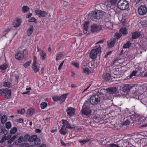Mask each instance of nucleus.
Masks as SVG:
<instances>
[{
	"label": "nucleus",
	"instance_id": "1",
	"mask_svg": "<svg viewBox=\"0 0 147 147\" xmlns=\"http://www.w3.org/2000/svg\"><path fill=\"white\" fill-rule=\"evenodd\" d=\"M90 101L92 105H95L98 104L100 101V99L105 100L106 98L105 97L104 94L102 93L98 92L96 94L92 95L90 98Z\"/></svg>",
	"mask_w": 147,
	"mask_h": 147
},
{
	"label": "nucleus",
	"instance_id": "2",
	"mask_svg": "<svg viewBox=\"0 0 147 147\" xmlns=\"http://www.w3.org/2000/svg\"><path fill=\"white\" fill-rule=\"evenodd\" d=\"M132 140L127 139L126 140H120L117 142V144L119 145V147H132L131 143L129 142H131Z\"/></svg>",
	"mask_w": 147,
	"mask_h": 147
},
{
	"label": "nucleus",
	"instance_id": "3",
	"mask_svg": "<svg viewBox=\"0 0 147 147\" xmlns=\"http://www.w3.org/2000/svg\"><path fill=\"white\" fill-rule=\"evenodd\" d=\"M117 5L118 7L121 10L127 9L129 7V3L125 0H119L117 3Z\"/></svg>",
	"mask_w": 147,
	"mask_h": 147
},
{
	"label": "nucleus",
	"instance_id": "4",
	"mask_svg": "<svg viewBox=\"0 0 147 147\" xmlns=\"http://www.w3.org/2000/svg\"><path fill=\"white\" fill-rule=\"evenodd\" d=\"M102 14L99 11H92L88 14L89 17L91 20L99 19L102 17Z\"/></svg>",
	"mask_w": 147,
	"mask_h": 147
},
{
	"label": "nucleus",
	"instance_id": "5",
	"mask_svg": "<svg viewBox=\"0 0 147 147\" xmlns=\"http://www.w3.org/2000/svg\"><path fill=\"white\" fill-rule=\"evenodd\" d=\"M101 52V47L99 45L96 49H93L91 50L90 53V57L94 59L96 58L98 53Z\"/></svg>",
	"mask_w": 147,
	"mask_h": 147
},
{
	"label": "nucleus",
	"instance_id": "6",
	"mask_svg": "<svg viewBox=\"0 0 147 147\" xmlns=\"http://www.w3.org/2000/svg\"><path fill=\"white\" fill-rule=\"evenodd\" d=\"M146 139H142L140 140H138L137 139H135V142L133 144H131L132 147H143L145 146L146 144L143 143V142H145Z\"/></svg>",
	"mask_w": 147,
	"mask_h": 147
},
{
	"label": "nucleus",
	"instance_id": "7",
	"mask_svg": "<svg viewBox=\"0 0 147 147\" xmlns=\"http://www.w3.org/2000/svg\"><path fill=\"white\" fill-rule=\"evenodd\" d=\"M23 54L18 52L16 54L15 57L16 59L18 60H22L27 55L28 53L26 49L23 50Z\"/></svg>",
	"mask_w": 147,
	"mask_h": 147
},
{
	"label": "nucleus",
	"instance_id": "8",
	"mask_svg": "<svg viewBox=\"0 0 147 147\" xmlns=\"http://www.w3.org/2000/svg\"><path fill=\"white\" fill-rule=\"evenodd\" d=\"M11 90L7 88L3 89L2 96L6 99H10L11 97Z\"/></svg>",
	"mask_w": 147,
	"mask_h": 147
},
{
	"label": "nucleus",
	"instance_id": "9",
	"mask_svg": "<svg viewBox=\"0 0 147 147\" xmlns=\"http://www.w3.org/2000/svg\"><path fill=\"white\" fill-rule=\"evenodd\" d=\"M34 142V144L36 145H38L40 144V139L37 138L36 135H32L29 137V142Z\"/></svg>",
	"mask_w": 147,
	"mask_h": 147
},
{
	"label": "nucleus",
	"instance_id": "10",
	"mask_svg": "<svg viewBox=\"0 0 147 147\" xmlns=\"http://www.w3.org/2000/svg\"><path fill=\"white\" fill-rule=\"evenodd\" d=\"M138 12L140 15H144L147 13V8L145 6L141 5L138 8Z\"/></svg>",
	"mask_w": 147,
	"mask_h": 147
},
{
	"label": "nucleus",
	"instance_id": "11",
	"mask_svg": "<svg viewBox=\"0 0 147 147\" xmlns=\"http://www.w3.org/2000/svg\"><path fill=\"white\" fill-rule=\"evenodd\" d=\"M133 121V123L136 125H138L141 124V121L140 117L138 116H131L128 117Z\"/></svg>",
	"mask_w": 147,
	"mask_h": 147
},
{
	"label": "nucleus",
	"instance_id": "12",
	"mask_svg": "<svg viewBox=\"0 0 147 147\" xmlns=\"http://www.w3.org/2000/svg\"><path fill=\"white\" fill-rule=\"evenodd\" d=\"M61 121L63 122L62 124H63V126H64V127L67 129H72L73 128L75 129L76 126L74 127V125H71L68 121L66 120L62 119Z\"/></svg>",
	"mask_w": 147,
	"mask_h": 147
},
{
	"label": "nucleus",
	"instance_id": "13",
	"mask_svg": "<svg viewBox=\"0 0 147 147\" xmlns=\"http://www.w3.org/2000/svg\"><path fill=\"white\" fill-rule=\"evenodd\" d=\"M35 13L40 18L46 17L47 16L48 13L46 12L45 11H42L40 9L35 10Z\"/></svg>",
	"mask_w": 147,
	"mask_h": 147
},
{
	"label": "nucleus",
	"instance_id": "14",
	"mask_svg": "<svg viewBox=\"0 0 147 147\" xmlns=\"http://www.w3.org/2000/svg\"><path fill=\"white\" fill-rule=\"evenodd\" d=\"M101 27L100 25L93 24L91 27V31L92 32H96L101 30Z\"/></svg>",
	"mask_w": 147,
	"mask_h": 147
},
{
	"label": "nucleus",
	"instance_id": "15",
	"mask_svg": "<svg viewBox=\"0 0 147 147\" xmlns=\"http://www.w3.org/2000/svg\"><path fill=\"white\" fill-rule=\"evenodd\" d=\"M130 74L129 76H127L126 78L124 80H127L131 78H133L136 77H147V74Z\"/></svg>",
	"mask_w": 147,
	"mask_h": 147
},
{
	"label": "nucleus",
	"instance_id": "16",
	"mask_svg": "<svg viewBox=\"0 0 147 147\" xmlns=\"http://www.w3.org/2000/svg\"><path fill=\"white\" fill-rule=\"evenodd\" d=\"M91 111L90 108L82 107V114L86 115H88L91 113Z\"/></svg>",
	"mask_w": 147,
	"mask_h": 147
},
{
	"label": "nucleus",
	"instance_id": "17",
	"mask_svg": "<svg viewBox=\"0 0 147 147\" xmlns=\"http://www.w3.org/2000/svg\"><path fill=\"white\" fill-rule=\"evenodd\" d=\"M67 114L71 117L73 116L75 113V109L71 107L67 108L66 110Z\"/></svg>",
	"mask_w": 147,
	"mask_h": 147
},
{
	"label": "nucleus",
	"instance_id": "18",
	"mask_svg": "<svg viewBox=\"0 0 147 147\" xmlns=\"http://www.w3.org/2000/svg\"><path fill=\"white\" fill-rule=\"evenodd\" d=\"M131 87L129 84H126L123 85L121 88L122 90L124 92H128L129 91Z\"/></svg>",
	"mask_w": 147,
	"mask_h": 147
},
{
	"label": "nucleus",
	"instance_id": "19",
	"mask_svg": "<svg viewBox=\"0 0 147 147\" xmlns=\"http://www.w3.org/2000/svg\"><path fill=\"white\" fill-rule=\"evenodd\" d=\"M109 4L107 1L105 2V3H101L100 4L101 8L104 10H107L108 9H110V6H109Z\"/></svg>",
	"mask_w": 147,
	"mask_h": 147
},
{
	"label": "nucleus",
	"instance_id": "20",
	"mask_svg": "<svg viewBox=\"0 0 147 147\" xmlns=\"http://www.w3.org/2000/svg\"><path fill=\"white\" fill-rule=\"evenodd\" d=\"M117 0H110L109 1H107L109 6H110V8L113 9L116 5Z\"/></svg>",
	"mask_w": 147,
	"mask_h": 147
},
{
	"label": "nucleus",
	"instance_id": "21",
	"mask_svg": "<svg viewBox=\"0 0 147 147\" xmlns=\"http://www.w3.org/2000/svg\"><path fill=\"white\" fill-rule=\"evenodd\" d=\"M115 42V38H112L110 40L107 41V45L109 47H112L113 46Z\"/></svg>",
	"mask_w": 147,
	"mask_h": 147
},
{
	"label": "nucleus",
	"instance_id": "22",
	"mask_svg": "<svg viewBox=\"0 0 147 147\" xmlns=\"http://www.w3.org/2000/svg\"><path fill=\"white\" fill-rule=\"evenodd\" d=\"M21 23L20 19H17L14 20L12 24V25L14 27H18L20 26Z\"/></svg>",
	"mask_w": 147,
	"mask_h": 147
},
{
	"label": "nucleus",
	"instance_id": "23",
	"mask_svg": "<svg viewBox=\"0 0 147 147\" xmlns=\"http://www.w3.org/2000/svg\"><path fill=\"white\" fill-rule=\"evenodd\" d=\"M140 32L138 31H136L132 33V38L133 39H135L137 38L141 35Z\"/></svg>",
	"mask_w": 147,
	"mask_h": 147
},
{
	"label": "nucleus",
	"instance_id": "24",
	"mask_svg": "<svg viewBox=\"0 0 147 147\" xmlns=\"http://www.w3.org/2000/svg\"><path fill=\"white\" fill-rule=\"evenodd\" d=\"M112 77L111 74H103L102 76L103 78L106 81L111 80Z\"/></svg>",
	"mask_w": 147,
	"mask_h": 147
},
{
	"label": "nucleus",
	"instance_id": "25",
	"mask_svg": "<svg viewBox=\"0 0 147 147\" xmlns=\"http://www.w3.org/2000/svg\"><path fill=\"white\" fill-rule=\"evenodd\" d=\"M117 91L116 88L115 87H111L107 90V92L110 94H115Z\"/></svg>",
	"mask_w": 147,
	"mask_h": 147
},
{
	"label": "nucleus",
	"instance_id": "26",
	"mask_svg": "<svg viewBox=\"0 0 147 147\" xmlns=\"http://www.w3.org/2000/svg\"><path fill=\"white\" fill-rule=\"evenodd\" d=\"M60 133L62 135H65L67 134V128L64 127V126H62L60 129L59 130Z\"/></svg>",
	"mask_w": 147,
	"mask_h": 147
},
{
	"label": "nucleus",
	"instance_id": "27",
	"mask_svg": "<svg viewBox=\"0 0 147 147\" xmlns=\"http://www.w3.org/2000/svg\"><path fill=\"white\" fill-rule=\"evenodd\" d=\"M142 69L141 67L136 68L131 74H142L144 72V71L142 70Z\"/></svg>",
	"mask_w": 147,
	"mask_h": 147
},
{
	"label": "nucleus",
	"instance_id": "28",
	"mask_svg": "<svg viewBox=\"0 0 147 147\" xmlns=\"http://www.w3.org/2000/svg\"><path fill=\"white\" fill-rule=\"evenodd\" d=\"M1 119V122L2 124H3L7 120V118L6 116L4 115L2 116H1V114H0V119Z\"/></svg>",
	"mask_w": 147,
	"mask_h": 147
},
{
	"label": "nucleus",
	"instance_id": "29",
	"mask_svg": "<svg viewBox=\"0 0 147 147\" xmlns=\"http://www.w3.org/2000/svg\"><path fill=\"white\" fill-rule=\"evenodd\" d=\"M67 95L68 94H65L59 96V100L61 101V102H63L65 101Z\"/></svg>",
	"mask_w": 147,
	"mask_h": 147
},
{
	"label": "nucleus",
	"instance_id": "30",
	"mask_svg": "<svg viewBox=\"0 0 147 147\" xmlns=\"http://www.w3.org/2000/svg\"><path fill=\"white\" fill-rule=\"evenodd\" d=\"M119 32L122 34L125 35L127 34V30L125 28H122L119 30Z\"/></svg>",
	"mask_w": 147,
	"mask_h": 147
},
{
	"label": "nucleus",
	"instance_id": "31",
	"mask_svg": "<svg viewBox=\"0 0 147 147\" xmlns=\"http://www.w3.org/2000/svg\"><path fill=\"white\" fill-rule=\"evenodd\" d=\"M11 85V84L9 82H3V86L4 87L10 88Z\"/></svg>",
	"mask_w": 147,
	"mask_h": 147
},
{
	"label": "nucleus",
	"instance_id": "32",
	"mask_svg": "<svg viewBox=\"0 0 147 147\" xmlns=\"http://www.w3.org/2000/svg\"><path fill=\"white\" fill-rule=\"evenodd\" d=\"M92 104V103L90 101H90H86L85 102L83 107L90 108V105H91Z\"/></svg>",
	"mask_w": 147,
	"mask_h": 147
},
{
	"label": "nucleus",
	"instance_id": "33",
	"mask_svg": "<svg viewBox=\"0 0 147 147\" xmlns=\"http://www.w3.org/2000/svg\"><path fill=\"white\" fill-rule=\"evenodd\" d=\"M34 29V26L31 25L29 29L27 30V34L28 36H30L32 33Z\"/></svg>",
	"mask_w": 147,
	"mask_h": 147
},
{
	"label": "nucleus",
	"instance_id": "34",
	"mask_svg": "<svg viewBox=\"0 0 147 147\" xmlns=\"http://www.w3.org/2000/svg\"><path fill=\"white\" fill-rule=\"evenodd\" d=\"M34 112V110L32 109H28L27 110V113L28 116H31Z\"/></svg>",
	"mask_w": 147,
	"mask_h": 147
},
{
	"label": "nucleus",
	"instance_id": "35",
	"mask_svg": "<svg viewBox=\"0 0 147 147\" xmlns=\"http://www.w3.org/2000/svg\"><path fill=\"white\" fill-rule=\"evenodd\" d=\"M29 10V7L27 6H24L22 8V11L24 13L27 12Z\"/></svg>",
	"mask_w": 147,
	"mask_h": 147
},
{
	"label": "nucleus",
	"instance_id": "36",
	"mask_svg": "<svg viewBox=\"0 0 147 147\" xmlns=\"http://www.w3.org/2000/svg\"><path fill=\"white\" fill-rule=\"evenodd\" d=\"M89 25V22H85L84 25V30L86 31H87L88 30V28Z\"/></svg>",
	"mask_w": 147,
	"mask_h": 147
},
{
	"label": "nucleus",
	"instance_id": "37",
	"mask_svg": "<svg viewBox=\"0 0 147 147\" xmlns=\"http://www.w3.org/2000/svg\"><path fill=\"white\" fill-rule=\"evenodd\" d=\"M7 67V64L5 63L0 66V69L1 70L6 69Z\"/></svg>",
	"mask_w": 147,
	"mask_h": 147
},
{
	"label": "nucleus",
	"instance_id": "38",
	"mask_svg": "<svg viewBox=\"0 0 147 147\" xmlns=\"http://www.w3.org/2000/svg\"><path fill=\"white\" fill-rule=\"evenodd\" d=\"M90 139L83 140H79V142L81 143L82 145H83L86 143H88Z\"/></svg>",
	"mask_w": 147,
	"mask_h": 147
},
{
	"label": "nucleus",
	"instance_id": "39",
	"mask_svg": "<svg viewBox=\"0 0 147 147\" xmlns=\"http://www.w3.org/2000/svg\"><path fill=\"white\" fill-rule=\"evenodd\" d=\"M32 68L35 73L37 72L39 70V69L37 67L36 64L32 65Z\"/></svg>",
	"mask_w": 147,
	"mask_h": 147
},
{
	"label": "nucleus",
	"instance_id": "40",
	"mask_svg": "<svg viewBox=\"0 0 147 147\" xmlns=\"http://www.w3.org/2000/svg\"><path fill=\"white\" fill-rule=\"evenodd\" d=\"M83 72L85 73L89 74L91 73L89 69L87 67H83Z\"/></svg>",
	"mask_w": 147,
	"mask_h": 147
},
{
	"label": "nucleus",
	"instance_id": "41",
	"mask_svg": "<svg viewBox=\"0 0 147 147\" xmlns=\"http://www.w3.org/2000/svg\"><path fill=\"white\" fill-rule=\"evenodd\" d=\"M106 147H119L118 144H107L106 146Z\"/></svg>",
	"mask_w": 147,
	"mask_h": 147
},
{
	"label": "nucleus",
	"instance_id": "42",
	"mask_svg": "<svg viewBox=\"0 0 147 147\" xmlns=\"http://www.w3.org/2000/svg\"><path fill=\"white\" fill-rule=\"evenodd\" d=\"M17 128L16 127H13L12 128L10 131V133L11 134H14L17 131Z\"/></svg>",
	"mask_w": 147,
	"mask_h": 147
},
{
	"label": "nucleus",
	"instance_id": "43",
	"mask_svg": "<svg viewBox=\"0 0 147 147\" xmlns=\"http://www.w3.org/2000/svg\"><path fill=\"white\" fill-rule=\"evenodd\" d=\"M129 119H128L124 121L122 124V125H128L130 121L129 120Z\"/></svg>",
	"mask_w": 147,
	"mask_h": 147
},
{
	"label": "nucleus",
	"instance_id": "44",
	"mask_svg": "<svg viewBox=\"0 0 147 147\" xmlns=\"http://www.w3.org/2000/svg\"><path fill=\"white\" fill-rule=\"evenodd\" d=\"M131 45V43L128 42L125 44L123 46V48H129Z\"/></svg>",
	"mask_w": 147,
	"mask_h": 147
},
{
	"label": "nucleus",
	"instance_id": "45",
	"mask_svg": "<svg viewBox=\"0 0 147 147\" xmlns=\"http://www.w3.org/2000/svg\"><path fill=\"white\" fill-rule=\"evenodd\" d=\"M25 110L24 109H18L17 110L18 113L19 114H23L25 113Z\"/></svg>",
	"mask_w": 147,
	"mask_h": 147
},
{
	"label": "nucleus",
	"instance_id": "46",
	"mask_svg": "<svg viewBox=\"0 0 147 147\" xmlns=\"http://www.w3.org/2000/svg\"><path fill=\"white\" fill-rule=\"evenodd\" d=\"M47 104L46 102H42L40 105L42 109H44L47 106Z\"/></svg>",
	"mask_w": 147,
	"mask_h": 147
},
{
	"label": "nucleus",
	"instance_id": "47",
	"mask_svg": "<svg viewBox=\"0 0 147 147\" xmlns=\"http://www.w3.org/2000/svg\"><path fill=\"white\" fill-rule=\"evenodd\" d=\"M142 0H134V1L132 3V5H133L136 6H137L136 5L137 4Z\"/></svg>",
	"mask_w": 147,
	"mask_h": 147
},
{
	"label": "nucleus",
	"instance_id": "48",
	"mask_svg": "<svg viewBox=\"0 0 147 147\" xmlns=\"http://www.w3.org/2000/svg\"><path fill=\"white\" fill-rule=\"evenodd\" d=\"M40 55L43 60H44L45 58V57L46 56V53H45L44 51H42L40 53Z\"/></svg>",
	"mask_w": 147,
	"mask_h": 147
},
{
	"label": "nucleus",
	"instance_id": "49",
	"mask_svg": "<svg viewBox=\"0 0 147 147\" xmlns=\"http://www.w3.org/2000/svg\"><path fill=\"white\" fill-rule=\"evenodd\" d=\"M31 61H28L26 62L24 65V66L25 68H27L28 66H30L31 63Z\"/></svg>",
	"mask_w": 147,
	"mask_h": 147
},
{
	"label": "nucleus",
	"instance_id": "50",
	"mask_svg": "<svg viewBox=\"0 0 147 147\" xmlns=\"http://www.w3.org/2000/svg\"><path fill=\"white\" fill-rule=\"evenodd\" d=\"M52 98L55 101H57L59 100V96H53V97Z\"/></svg>",
	"mask_w": 147,
	"mask_h": 147
},
{
	"label": "nucleus",
	"instance_id": "51",
	"mask_svg": "<svg viewBox=\"0 0 147 147\" xmlns=\"http://www.w3.org/2000/svg\"><path fill=\"white\" fill-rule=\"evenodd\" d=\"M30 136H29V135L28 134L26 135L24 137V140L25 141H28L29 142V137Z\"/></svg>",
	"mask_w": 147,
	"mask_h": 147
},
{
	"label": "nucleus",
	"instance_id": "52",
	"mask_svg": "<svg viewBox=\"0 0 147 147\" xmlns=\"http://www.w3.org/2000/svg\"><path fill=\"white\" fill-rule=\"evenodd\" d=\"M72 64L77 68H78L79 67V64L77 62L73 61L72 63Z\"/></svg>",
	"mask_w": 147,
	"mask_h": 147
},
{
	"label": "nucleus",
	"instance_id": "53",
	"mask_svg": "<svg viewBox=\"0 0 147 147\" xmlns=\"http://www.w3.org/2000/svg\"><path fill=\"white\" fill-rule=\"evenodd\" d=\"M5 125L7 129H9L11 127V123L10 122H7L6 123Z\"/></svg>",
	"mask_w": 147,
	"mask_h": 147
},
{
	"label": "nucleus",
	"instance_id": "54",
	"mask_svg": "<svg viewBox=\"0 0 147 147\" xmlns=\"http://www.w3.org/2000/svg\"><path fill=\"white\" fill-rule=\"evenodd\" d=\"M122 34L120 33V32L119 33H117L115 34V38H116L118 39L120 38Z\"/></svg>",
	"mask_w": 147,
	"mask_h": 147
},
{
	"label": "nucleus",
	"instance_id": "55",
	"mask_svg": "<svg viewBox=\"0 0 147 147\" xmlns=\"http://www.w3.org/2000/svg\"><path fill=\"white\" fill-rule=\"evenodd\" d=\"M137 88H138V89L137 91V92H139V93H141L142 92V88L141 86H139V87H137L136 88H135L136 89Z\"/></svg>",
	"mask_w": 147,
	"mask_h": 147
},
{
	"label": "nucleus",
	"instance_id": "56",
	"mask_svg": "<svg viewBox=\"0 0 147 147\" xmlns=\"http://www.w3.org/2000/svg\"><path fill=\"white\" fill-rule=\"evenodd\" d=\"M30 20V21H29V22H34L35 23L37 22V21L36 20L34 17L32 18Z\"/></svg>",
	"mask_w": 147,
	"mask_h": 147
},
{
	"label": "nucleus",
	"instance_id": "57",
	"mask_svg": "<svg viewBox=\"0 0 147 147\" xmlns=\"http://www.w3.org/2000/svg\"><path fill=\"white\" fill-rule=\"evenodd\" d=\"M65 55L63 53H61L57 55V57H58L60 58L63 57L65 56Z\"/></svg>",
	"mask_w": 147,
	"mask_h": 147
},
{
	"label": "nucleus",
	"instance_id": "58",
	"mask_svg": "<svg viewBox=\"0 0 147 147\" xmlns=\"http://www.w3.org/2000/svg\"><path fill=\"white\" fill-rule=\"evenodd\" d=\"M125 16L123 15L122 16V18L121 19V22L124 24L125 23Z\"/></svg>",
	"mask_w": 147,
	"mask_h": 147
},
{
	"label": "nucleus",
	"instance_id": "59",
	"mask_svg": "<svg viewBox=\"0 0 147 147\" xmlns=\"http://www.w3.org/2000/svg\"><path fill=\"white\" fill-rule=\"evenodd\" d=\"M106 26L107 27L111 28V26H112V24L111 22H108L107 23Z\"/></svg>",
	"mask_w": 147,
	"mask_h": 147
},
{
	"label": "nucleus",
	"instance_id": "60",
	"mask_svg": "<svg viewBox=\"0 0 147 147\" xmlns=\"http://www.w3.org/2000/svg\"><path fill=\"white\" fill-rule=\"evenodd\" d=\"M36 59H37V58L35 56H34V57L33 62L32 64L33 65H34L35 64H36Z\"/></svg>",
	"mask_w": 147,
	"mask_h": 147
},
{
	"label": "nucleus",
	"instance_id": "61",
	"mask_svg": "<svg viewBox=\"0 0 147 147\" xmlns=\"http://www.w3.org/2000/svg\"><path fill=\"white\" fill-rule=\"evenodd\" d=\"M125 113L128 115L131 113V112L129 111L128 109L127 108H126V109L125 110Z\"/></svg>",
	"mask_w": 147,
	"mask_h": 147
},
{
	"label": "nucleus",
	"instance_id": "62",
	"mask_svg": "<svg viewBox=\"0 0 147 147\" xmlns=\"http://www.w3.org/2000/svg\"><path fill=\"white\" fill-rule=\"evenodd\" d=\"M111 76H112L111 80H112L113 78H117V74H111Z\"/></svg>",
	"mask_w": 147,
	"mask_h": 147
},
{
	"label": "nucleus",
	"instance_id": "63",
	"mask_svg": "<svg viewBox=\"0 0 147 147\" xmlns=\"http://www.w3.org/2000/svg\"><path fill=\"white\" fill-rule=\"evenodd\" d=\"M4 137L5 139V140H8L11 137L10 136L8 135L7 136H4Z\"/></svg>",
	"mask_w": 147,
	"mask_h": 147
},
{
	"label": "nucleus",
	"instance_id": "64",
	"mask_svg": "<svg viewBox=\"0 0 147 147\" xmlns=\"http://www.w3.org/2000/svg\"><path fill=\"white\" fill-rule=\"evenodd\" d=\"M35 131V132L37 133H40L41 132V130L39 129H36Z\"/></svg>",
	"mask_w": 147,
	"mask_h": 147
}]
</instances>
